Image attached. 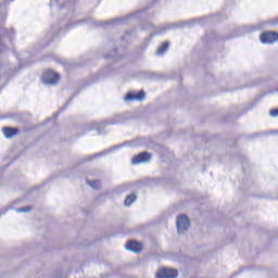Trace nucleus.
Returning a JSON list of instances; mask_svg holds the SVG:
<instances>
[{
	"label": "nucleus",
	"mask_w": 278,
	"mask_h": 278,
	"mask_svg": "<svg viewBox=\"0 0 278 278\" xmlns=\"http://www.w3.org/2000/svg\"><path fill=\"white\" fill-rule=\"evenodd\" d=\"M42 81L43 84L54 86L55 84H58V81H60V74H58L53 70H47L46 72H43Z\"/></svg>",
	"instance_id": "1"
},
{
	"label": "nucleus",
	"mask_w": 278,
	"mask_h": 278,
	"mask_svg": "<svg viewBox=\"0 0 278 278\" xmlns=\"http://www.w3.org/2000/svg\"><path fill=\"white\" fill-rule=\"evenodd\" d=\"M260 40L263 45H274L278 41L277 31H264L260 35Z\"/></svg>",
	"instance_id": "2"
},
{
	"label": "nucleus",
	"mask_w": 278,
	"mask_h": 278,
	"mask_svg": "<svg viewBox=\"0 0 278 278\" xmlns=\"http://www.w3.org/2000/svg\"><path fill=\"white\" fill-rule=\"evenodd\" d=\"M179 276V271L177 269H170V268H161L156 273V278H177Z\"/></svg>",
	"instance_id": "3"
},
{
	"label": "nucleus",
	"mask_w": 278,
	"mask_h": 278,
	"mask_svg": "<svg viewBox=\"0 0 278 278\" xmlns=\"http://www.w3.org/2000/svg\"><path fill=\"white\" fill-rule=\"evenodd\" d=\"M190 227V219L186 215H180L177 218V229L179 232L186 231Z\"/></svg>",
	"instance_id": "4"
},
{
	"label": "nucleus",
	"mask_w": 278,
	"mask_h": 278,
	"mask_svg": "<svg viewBox=\"0 0 278 278\" xmlns=\"http://www.w3.org/2000/svg\"><path fill=\"white\" fill-rule=\"evenodd\" d=\"M125 249L127 251H132V253H140L142 251V243L130 240L125 244Z\"/></svg>",
	"instance_id": "5"
},
{
	"label": "nucleus",
	"mask_w": 278,
	"mask_h": 278,
	"mask_svg": "<svg viewBox=\"0 0 278 278\" xmlns=\"http://www.w3.org/2000/svg\"><path fill=\"white\" fill-rule=\"evenodd\" d=\"M151 160V154L148 152H141L137 155H135L131 160L132 164H142L144 162H149Z\"/></svg>",
	"instance_id": "6"
},
{
	"label": "nucleus",
	"mask_w": 278,
	"mask_h": 278,
	"mask_svg": "<svg viewBox=\"0 0 278 278\" xmlns=\"http://www.w3.org/2000/svg\"><path fill=\"white\" fill-rule=\"evenodd\" d=\"M18 128H12V127H3L2 128V134L5 138H14V136H18Z\"/></svg>",
	"instance_id": "7"
},
{
	"label": "nucleus",
	"mask_w": 278,
	"mask_h": 278,
	"mask_svg": "<svg viewBox=\"0 0 278 278\" xmlns=\"http://www.w3.org/2000/svg\"><path fill=\"white\" fill-rule=\"evenodd\" d=\"M142 101L144 99V91H139L137 94L128 93L125 96V101H135V100Z\"/></svg>",
	"instance_id": "8"
},
{
	"label": "nucleus",
	"mask_w": 278,
	"mask_h": 278,
	"mask_svg": "<svg viewBox=\"0 0 278 278\" xmlns=\"http://www.w3.org/2000/svg\"><path fill=\"white\" fill-rule=\"evenodd\" d=\"M168 41H165L161 45V47L157 48L156 50V54L157 55H163V53H166V51H168Z\"/></svg>",
	"instance_id": "9"
},
{
	"label": "nucleus",
	"mask_w": 278,
	"mask_h": 278,
	"mask_svg": "<svg viewBox=\"0 0 278 278\" xmlns=\"http://www.w3.org/2000/svg\"><path fill=\"white\" fill-rule=\"evenodd\" d=\"M136 199H137L136 193H131L130 195H127L124 201V205H126V207H129V205H131V203H134Z\"/></svg>",
	"instance_id": "10"
},
{
	"label": "nucleus",
	"mask_w": 278,
	"mask_h": 278,
	"mask_svg": "<svg viewBox=\"0 0 278 278\" xmlns=\"http://www.w3.org/2000/svg\"><path fill=\"white\" fill-rule=\"evenodd\" d=\"M269 116H271L273 118H277L278 117V108L270 110Z\"/></svg>",
	"instance_id": "11"
},
{
	"label": "nucleus",
	"mask_w": 278,
	"mask_h": 278,
	"mask_svg": "<svg viewBox=\"0 0 278 278\" xmlns=\"http://www.w3.org/2000/svg\"><path fill=\"white\" fill-rule=\"evenodd\" d=\"M93 184H97V181L90 182V186H94Z\"/></svg>",
	"instance_id": "12"
}]
</instances>
